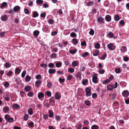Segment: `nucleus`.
Here are the masks:
<instances>
[{
    "label": "nucleus",
    "instance_id": "obj_1",
    "mask_svg": "<svg viewBox=\"0 0 129 129\" xmlns=\"http://www.w3.org/2000/svg\"><path fill=\"white\" fill-rule=\"evenodd\" d=\"M85 91L86 92V95L87 96H90L91 95V89L89 88L88 87H87L86 88Z\"/></svg>",
    "mask_w": 129,
    "mask_h": 129
},
{
    "label": "nucleus",
    "instance_id": "obj_2",
    "mask_svg": "<svg viewBox=\"0 0 129 129\" xmlns=\"http://www.w3.org/2000/svg\"><path fill=\"white\" fill-rule=\"evenodd\" d=\"M92 82L94 83H97V77L96 74H94L92 76Z\"/></svg>",
    "mask_w": 129,
    "mask_h": 129
},
{
    "label": "nucleus",
    "instance_id": "obj_3",
    "mask_svg": "<svg viewBox=\"0 0 129 129\" xmlns=\"http://www.w3.org/2000/svg\"><path fill=\"white\" fill-rule=\"evenodd\" d=\"M104 19L102 17L101 15H100L99 17H98V18L97 20V21L100 24H102L103 23H104L103 20Z\"/></svg>",
    "mask_w": 129,
    "mask_h": 129
},
{
    "label": "nucleus",
    "instance_id": "obj_4",
    "mask_svg": "<svg viewBox=\"0 0 129 129\" xmlns=\"http://www.w3.org/2000/svg\"><path fill=\"white\" fill-rule=\"evenodd\" d=\"M108 48L110 50H113L114 49V46L113 44L112 43H110L108 44L107 45Z\"/></svg>",
    "mask_w": 129,
    "mask_h": 129
},
{
    "label": "nucleus",
    "instance_id": "obj_5",
    "mask_svg": "<svg viewBox=\"0 0 129 129\" xmlns=\"http://www.w3.org/2000/svg\"><path fill=\"white\" fill-rule=\"evenodd\" d=\"M81 72L79 71L77 73L76 76L78 80H80L81 79Z\"/></svg>",
    "mask_w": 129,
    "mask_h": 129
},
{
    "label": "nucleus",
    "instance_id": "obj_6",
    "mask_svg": "<svg viewBox=\"0 0 129 129\" xmlns=\"http://www.w3.org/2000/svg\"><path fill=\"white\" fill-rule=\"evenodd\" d=\"M1 19L2 21H5L8 19V17L6 15H2L1 18Z\"/></svg>",
    "mask_w": 129,
    "mask_h": 129
},
{
    "label": "nucleus",
    "instance_id": "obj_7",
    "mask_svg": "<svg viewBox=\"0 0 129 129\" xmlns=\"http://www.w3.org/2000/svg\"><path fill=\"white\" fill-rule=\"evenodd\" d=\"M55 97L56 99L59 100L61 96L60 95L59 92H57L55 93Z\"/></svg>",
    "mask_w": 129,
    "mask_h": 129
},
{
    "label": "nucleus",
    "instance_id": "obj_8",
    "mask_svg": "<svg viewBox=\"0 0 129 129\" xmlns=\"http://www.w3.org/2000/svg\"><path fill=\"white\" fill-rule=\"evenodd\" d=\"M122 95L124 97H126L129 94L128 92L127 91L124 90L122 93Z\"/></svg>",
    "mask_w": 129,
    "mask_h": 129
},
{
    "label": "nucleus",
    "instance_id": "obj_9",
    "mask_svg": "<svg viewBox=\"0 0 129 129\" xmlns=\"http://www.w3.org/2000/svg\"><path fill=\"white\" fill-rule=\"evenodd\" d=\"M113 87L114 86L113 85H108L107 86V90H111L113 89Z\"/></svg>",
    "mask_w": 129,
    "mask_h": 129
},
{
    "label": "nucleus",
    "instance_id": "obj_10",
    "mask_svg": "<svg viewBox=\"0 0 129 129\" xmlns=\"http://www.w3.org/2000/svg\"><path fill=\"white\" fill-rule=\"evenodd\" d=\"M105 19L107 21L109 22L111 20V17L110 15H107L106 16Z\"/></svg>",
    "mask_w": 129,
    "mask_h": 129
},
{
    "label": "nucleus",
    "instance_id": "obj_11",
    "mask_svg": "<svg viewBox=\"0 0 129 129\" xmlns=\"http://www.w3.org/2000/svg\"><path fill=\"white\" fill-rule=\"evenodd\" d=\"M39 33L40 32L38 30H35L33 32V34L35 37H37L38 36Z\"/></svg>",
    "mask_w": 129,
    "mask_h": 129
},
{
    "label": "nucleus",
    "instance_id": "obj_12",
    "mask_svg": "<svg viewBox=\"0 0 129 129\" xmlns=\"http://www.w3.org/2000/svg\"><path fill=\"white\" fill-rule=\"evenodd\" d=\"M44 96V94L42 92H39L38 94V97L39 99H40Z\"/></svg>",
    "mask_w": 129,
    "mask_h": 129
},
{
    "label": "nucleus",
    "instance_id": "obj_13",
    "mask_svg": "<svg viewBox=\"0 0 129 129\" xmlns=\"http://www.w3.org/2000/svg\"><path fill=\"white\" fill-rule=\"evenodd\" d=\"M120 50L121 51L124 53L126 51L127 49L125 47L122 46Z\"/></svg>",
    "mask_w": 129,
    "mask_h": 129
},
{
    "label": "nucleus",
    "instance_id": "obj_14",
    "mask_svg": "<svg viewBox=\"0 0 129 129\" xmlns=\"http://www.w3.org/2000/svg\"><path fill=\"white\" fill-rule=\"evenodd\" d=\"M56 72L55 69H50L49 70L48 72L49 74H52L55 73Z\"/></svg>",
    "mask_w": 129,
    "mask_h": 129
},
{
    "label": "nucleus",
    "instance_id": "obj_15",
    "mask_svg": "<svg viewBox=\"0 0 129 129\" xmlns=\"http://www.w3.org/2000/svg\"><path fill=\"white\" fill-rule=\"evenodd\" d=\"M21 70L19 68H16L15 69V73L17 74H19L20 73Z\"/></svg>",
    "mask_w": 129,
    "mask_h": 129
},
{
    "label": "nucleus",
    "instance_id": "obj_16",
    "mask_svg": "<svg viewBox=\"0 0 129 129\" xmlns=\"http://www.w3.org/2000/svg\"><path fill=\"white\" fill-rule=\"evenodd\" d=\"M99 51L98 50H95L94 52L93 53V55L94 56H96L99 54Z\"/></svg>",
    "mask_w": 129,
    "mask_h": 129
},
{
    "label": "nucleus",
    "instance_id": "obj_17",
    "mask_svg": "<svg viewBox=\"0 0 129 129\" xmlns=\"http://www.w3.org/2000/svg\"><path fill=\"white\" fill-rule=\"evenodd\" d=\"M41 83V81L40 80H38L36 81L35 82V85L37 87L39 86V85Z\"/></svg>",
    "mask_w": 129,
    "mask_h": 129
},
{
    "label": "nucleus",
    "instance_id": "obj_18",
    "mask_svg": "<svg viewBox=\"0 0 129 129\" xmlns=\"http://www.w3.org/2000/svg\"><path fill=\"white\" fill-rule=\"evenodd\" d=\"M9 110V108L8 107H5L3 108V112H7Z\"/></svg>",
    "mask_w": 129,
    "mask_h": 129
},
{
    "label": "nucleus",
    "instance_id": "obj_19",
    "mask_svg": "<svg viewBox=\"0 0 129 129\" xmlns=\"http://www.w3.org/2000/svg\"><path fill=\"white\" fill-rule=\"evenodd\" d=\"M72 65L73 66L75 67L78 65V63L77 61L75 60L72 63Z\"/></svg>",
    "mask_w": 129,
    "mask_h": 129
},
{
    "label": "nucleus",
    "instance_id": "obj_20",
    "mask_svg": "<svg viewBox=\"0 0 129 129\" xmlns=\"http://www.w3.org/2000/svg\"><path fill=\"white\" fill-rule=\"evenodd\" d=\"M20 9V8L18 6H15L13 10L14 11H18Z\"/></svg>",
    "mask_w": 129,
    "mask_h": 129
},
{
    "label": "nucleus",
    "instance_id": "obj_21",
    "mask_svg": "<svg viewBox=\"0 0 129 129\" xmlns=\"http://www.w3.org/2000/svg\"><path fill=\"white\" fill-rule=\"evenodd\" d=\"M24 89L26 91L28 92L31 89V88L29 86H27L25 87Z\"/></svg>",
    "mask_w": 129,
    "mask_h": 129
},
{
    "label": "nucleus",
    "instance_id": "obj_22",
    "mask_svg": "<svg viewBox=\"0 0 129 129\" xmlns=\"http://www.w3.org/2000/svg\"><path fill=\"white\" fill-rule=\"evenodd\" d=\"M28 113L30 115H32L33 113L32 109L31 108H28Z\"/></svg>",
    "mask_w": 129,
    "mask_h": 129
},
{
    "label": "nucleus",
    "instance_id": "obj_23",
    "mask_svg": "<svg viewBox=\"0 0 129 129\" xmlns=\"http://www.w3.org/2000/svg\"><path fill=\"white\" fill-rule=\"evenodd\" d=\"M49 116L51 118H52L54 115L53 112L51 110H50L49 111Z\"/></svg>",
    "mask_w": 129,
    "mask_h": 129
},
{
    "label": "nucleus",
    "instance_id": "obj_24",
    "mask_svg": "<svg viewBox=\"0 0 129 129\" xmlns=\"http://www.w3.org/2000/svg\"><path fill=\"white\" fill-rule=\"evenodd\" d=\"M31 79V77L28 75H27L26 77L25 81L27 82H28L30 81Z\"/></svg>",
    "mask_w": 129,
    "mask_h": 129
},
{
    "label": "nucleus",
    "instance_id": "obj_25",
    "mask_svg": "<svg viewBox=\"0 0 129 129\" xmlns=\"http://www.w3.org/2000/svg\"><path fill=\"white\" fill-rule=\"evenodd\" d=\"M91 129H99V127L96 125H94L91 127Z\"/></svg>",
    "mask_w": 129,
    "mask_h": 129
},
{
    "label": "nucleus",
    "instance_id": "obj_26",
    "mask_svg": "<svg viewBox=\"0 0 129 129\" xmlns=\"http://www.w3.org/2000/svg\"><path fill=\"white\" fill-rule=\"evenodd\" d=\"M4 73V71L3 70H0V79L1 80L2 76Z\"/></svg>",
    "mask_w": 129,
    "mask_h": 129
},
{
    "label": "nucleus",
    "instance_id": "obj_27",
    "mask_svg": "<svg viewBox=\"0 0 129 129\" xmlns=\"http://www.w3.org/2000/svg\"><path fill=\"white\" fill-rule=\"evenodd\" d=\"M94 46L96 49H98L100 47V45L99 43H96L95 44Z\"/></svg>",
    "mask_w": 129,
    "mask_h": 129
},
{
    "label": "nucleus",
    "instance_id": "obj_28",
    "mask_svg": "<svg viewBox=\"0 0 129 129\" xmlns=\"http://www.w3.org/2000/svg\"><path fill=\"white\" fill-rule=\"evenodd\" d=\"M88 82V80L86 79L83 80L82 81V84L83 85H85Z\"/></svg>",
    "mask_w": 129,
    "mask_h": 129
},
{
    "label": "nucleus",
    "instance_id": "obj_29",
    "mask_svg": "<svg viewBox=\"0 0 129 129\" xmlns=\"http://www.w3.org/2000/svg\"><path fill=\"white\" fill-rule=\"evenodd\" d=\"M19 107V105L17 104H15L13 106V108L14 109H18Z\"/></svg>",
    "mask_w": 129,
    "mask_h": 129
},
{
    "label": "nucleus",
    "instance_id": "obj_30",
    "mask_svg": "<svg viewBox=\"0 0 129 129\" xmlns=\"http://www.w3.org/2000/svg\"><path fill=\"white\" fill-rule=\"evenodd\" d=\"M43 0H37L36 2L37 4H41L43 3Z\"/></svg>",
    "mask_w": 129,
    "mask_h": 129
},
{
    "label": "nucleus",
    "instance_id": "obj_31",
    "mask_svg": "<svg viewBox=\"0 0 129 129\" xmlns=\"http://www.w3.org/2000/svg\"><path fill=\"white\" fill-rule=\"evenodd\" d=\"M14 120L13 118L10 117L6 121H8L9 122L12 123L14 121Z\"/></svg>",
    "mask_w": 129,
    "mask_h": 129
},
{
    "label": "nucleus",
    "instance_id": "obj_32",
    "mask_svg": "<svg viewBox=\"0 0 129 129\" xmlns=\"http://www.w3.org/2000/svg\"><path fill=\"white\" fill-rule=\"evenodd\" d=\"M29 115L28 114H25L24 116V119L25 121H27L28 119Z\"/></svg>",
    "mask_w": 129,
    "mask_h": 129
},
{
    "label": "nucleus",
    "instance_id": "obj_33",
    "mask_svg": "<svg viewBox=\"0 0 129 129\" xmlns=\"http://www.w3.org/2000/svg\"><path fill=\"white\" fill-rule=\"evenodd\" d=\"M115 71L116 73H119L120 72V69L119 68H117L115 69Z\"/></svg>",
    "mask_w": 129,
    "mask_h": 129
},
{
    "label": "nucleus",
    "instance_id": "obj_34",
    "mask_svg": "<svg viewBox=\"0 0 129 129\" xmlns=\"http://www.w3.org/2000/svg\"><path fill=\"white\" fill-rule=\"evenodd\" d=\"M13 73V72L12 71L10 70L8 72L7 74V75L8 76H11L12 75Z\"/></svg>",
    "mask_w": 129,
    "mask_h": 129
},
{
    "label": "nucleus",
    "instance_id": "obj_35",
    "mask_svg": "<svg viewBox=\"0 0 129 129\" xmlns=\"http://www.w3.org/2000/svg\"><path fill=\"white\" fill-rule=\"evenodd\" d=\"M114 19L116 21H118L119 19V16L118 15H116L114 17Z\"/></svg>",
    "mask_w": 129,
    "mask_h": 129
},
{
    "label": "nucleus",
    "instance_id": "obj_36",
    "mask_svg": "<svg viewBox=\"0 0 129 129\" xmlns=\"http://www.w3.org/2000/svg\"><path fill=\"white\" fill-rule=\"evenodd\" d=\"M76 49H73L72 50H70V53L72 54H74L76 53Z\"/></svg>",
    "mask_w": 129,
    "mask_h": 129
},
{
    "label": "nucleus",
    "instance_id": "obj_37",
    "mask_svg": "<svg viewBox=\"0 0 129 129\" xmlns=\"http://www.w3.org/2000/svg\"><path fill=\"white\" fill-rule=\"evenodd\" d=\"M7 5V3L6 2H4L2 3V5L1 6V8H3V7L6 6Z\"/></svg>",
    "mask_w": 129,
    "mask_h": 129
},
{
    "label": "nucleus",
    "instance_id": "obj_38",
    "mask_svg": "<svg viewBox=\"0 0 129 129\" xmlns=\"http://www.w3.org/2000/svg\"><path fill=\"white\" fill-rule=\"evenodd\" d=\"M110 82V80L109 79H106L103 81V84H105L106 83H108Z\"/></svg>",
    "mask_w": 129,
    "mask_h": 129
},
{
    "label": "nucleus",
    "instance_id": "obj_39",
    "mask_svg": "<svg viewBox=\"0 0 129 129\" xmlns=\"http://www.w3.org/2000/svg\"><path fill=\"white\" fill-rule=\"evenodd\" d=\"M105 72L104 70L103 69H99V72L101 74H104Z\"/></svg>",
    "mask_w": 129,
    "mask_h": 129
},
{
    "label": "nucleus",
    "instance_id": "obj_40",
    "mask_svg": "<svg viewBox=\"0 0 129 129\" xmlns=\"http://www.w3.org/2000/svg\"><path fill=\"white\" fill-rule=\"evenodd\" d=\"M49 102L50 103H54V97H51L49 99Z\"/></svg>",
    "mask_w": 129,
    "mask_h": 129
},
{
    "label": "nucleus",
    "instance_id": "obj_41",
    "mask_svg": "<svg viewBox=\"0 0 129 129\" xmlns=\"http://www.w3.org/2000/svg\"><path fill=\"white\" fill-rule=\"evenodd\" d=\"M46 94L49 97L51 96V92L49 91H47L46 92Z\"/></svg>",
    "mask_w": 129,
    "mask_h": 129
},
{
    "label": "nucleus",
    "instance_id": "obj_42",
    "mask_svg": "<svg viewBox=\"0 0 129 129\" xmlns=\"http://www.w3.org/2000/svg\"><path fill=\"white\" fill-rule=\"evenodd\" d=\"M78 41L76 39H74L72 40V42L74 45L76 44L77 43Z\"/></svg>",
    "mask_w": 129,
    "mask_h": 129
},
{
    "label": "nucleus",
    "instance_id": "obj_43",
    "mask_svg": "<svg viewBox=\"0 0 129 129\" xmlns=\"http://www.w3.org/2000/svg\"><path fill=\"white\" fill-rule=\"evenodd\" d=\"M56 66L57 68H59L61 66L62 64L60 62L56 63Z\"/></svg>",
    "mask_w": 129,
    "mask_h": 129
},
{
    "label": "nucleus",
    "instance_id": "obj_44",
    "mask_svg": "<svg viewBox=\"0 0 129 129\" xmlns=\"http://www.w3.org/2000/svg\"><path fill=\"white\" fill-rule=\"evenodd\" d=\"M89 54V53L88 52H85L84 54H83L82 55V56L83 57H85L87 56Z\"/></svg>",
    "mask_w": 129,
    "mask_h": 129
},
{
    "label": "nucleus",
    "instance_id": "obj_45",
    "mask_svg": "<svg viewBox=\"0 0 129 129\" xmlns=\"http://www.w3.org/2000/svg\"><path fill=\"white\" fill-rule=\"evenodd\" d=\"M68 71L71 73H73L74 71V69L73 68H70L68 69Z\"/></svg>",
    "mask_w": 129,
    "mask_h": 129
},
{
    "label": "nucleus",
    "instance_id": "obj_46",
    "mask_svg": "<svg viewBox=\"0 0 129 129\" xmlns=\"http://www.w3.org/2000/svg\"><path fill=\"white\" fill-rule=\"evenodd\" d=\"M89 34L90 35H93L94 34V31L93 29H91L89 32Z\"/></svg>",
    "mask_w": 129,
    "mask_h": 129
},
{
    "label": "nucleus",
    "instance_id": "obj_47",
    "mask_svg": "<svg viewBox=\"0 0 129 129\" xmlns=\"http://www.w3.org/2000/svg\"><path fill=\"white\" fill-rule=\"evenodd\" d=\"M28 125L30 127H33L34 126V123L33 122L31 121L28 123Z\"/></svg>",
    "mask_w": 129,
    "mask_h": 129
},
{
    "label": "nucleus",
    "instance_id": "obj_48",
    "mask_svg": "<svg viewBox=\"0 0 129 129\" xmlns=\"http://www.w3.org/2000/svg\"><path fill=\"white\" fill-rule=\"evenodd\" d=\"M40 66L43 68H46L47 67V64L44 63L41 64H40Z\"/></svg>",
    "mask_w": 129,
    "mask_h": 129
},
{
    "label": "nucleus",
    "instance_id": "obj_49",
    "mask_svg": "<svg viewBox=\"0 0 129 129\" xmlns=\"http://www.w3.org/2000/svg\"><path fill=\"white\" fill-rule=\"evenodd\" d=\"M5 67L6 68H8L11 67L10 65L8 62H6L5 64Z\"/></svg>",
    "mask_w": 129,
    "mask_h": 129
},
{
    "label": "nucleus",
    "instance_id": "obj_50",
    "mask_svg": "<svg viewBox=\"0 0 129 129\" xmlns=\"http://www.w3.org/2000/svg\"><path fill=\"white\" fill-rule=\"evenodd\" d=\"M73 76L72 75L70 74L68 75L67 77V79L68 80H70L73 78Z\"/></svg>",
    "mask_w": 129,
    "mask_h": 129
},
{
    "label": "nucleus",
    "instance_id": "obj_51",
    "mask_svg": "<svg viewBox=\"0 0 129 129\" xmlns=\"http://www.w3.org/2000/svg\"><path fill=\"white\" fill-rule=\"evenodd\" d=\"M4 99L7 101H9L10 100V98L9 95H7L6 97Z\"/></svg>",
    "mask_w": 129,
    "mask_h": 129
},
{
    "label": "nucleus",
    "instance_id": "obj_52",
    "mask_svg": "<svg viewBox=\"0 0 129 129\" xmlns=\"http://www.w3.org/2000/svg\"><path fill=\"white\" fill-rule=\"evenodd\" d=\"M38 15V14L37 12H34L33 14V17L35 18L37 17Z\"/></svg>",
    "mask_w": 129,
    "mask_h": 129
},
{
    "label": "nucleus",
    "instance_id": "obj_53",
    "mask_svg": "<svg viewBox=\"0 0 129 129\" xmlns=\"http://www.w3.org/2000/svg\"><path fill=\"white\" fill-rule=\"evenodd\" d=\"M108 36H109L110 38L113 37V34L111 32H109L107 34Z\"/></svg>",
    "mask_w": 129,
    "mask_h": 129
},
{
    "label": "nucleus",
    "instance_id": "obj_54",
    "mask_svg": "<svg viewBox=\"0 0 129 129\" xmlns=\"http://www.w3.org/2000/svg\"><path fill=\"white\" fill-rule=\"evenodd\" d=\"M48 22L50 24H53L54 23V21L52 19H50L48 20Z\"/></svg>",
    "mask_w": 129,
    "mask_h": 129
},
{
    "label": "nucleus",
    "instance_id": "obj_55",
    "mask_svg": "<svg viewBox=\"0 0 129 129\" xmlns=\"http://www.w3.org/2000/svg\"><path fill=\"white\" fill-rule=\"evenodd\" d=\"M47 86L49 88H50L52 86V84L50 82H48L47 84Z\"/></svg>",
    "mask_w": 129,
    "mask_h": 129
},
{
    "label": "nucleus",
    "instance_id": "obj_56",
    "mask_svg": "<svg viewBox=\"0 0 129 129\" xmlns=\"http://www.w3.org/2000/svg\"><path fill=\"white\" fill-rule=\"evenodd\" d=\"M65 79H62L60 78L59 79V81L60 83H63L64 82Z\"/></svg>",
    "mask_w": 129,
    "mask_h": 129
},
{
    "label": "nucleus",
    "instance_id": "obj_57",
    "mask_svg": "<svg viewBox=\"0 0 129 129\" xmlns=\"http://www.w3.org/2000/svg\"><path fill=\"white\" fill-rule=\"evenodd\" d=\"M41 78V77L39 74L37 75L36 77V78L37 79H40Z\"/></svg>",
    "mask_w": 129,
    "mask_h": 129
},
{
    "label": "nucleus",
    "instance_id": "obj_58",
    "mask_svg": "<svg viewBox=\"0 0 129 129\" xmlns=\"http://www.w3.org/2000/svg\"><path fill=\"white\" fill-rule=\"evenodd\" d=\"M46 14L44 13H42L40 14V16L43 18H44L45 17Z\"/></svg>",
    "mask_w": 129,
    "mask_h": 129
},
{
    "label": "nucleus",
    "instance_id": "obj_59",
    "mask_svg": "<svg viewBox=\"0 0 129 129\" xmlns=\"http://www.w3.org/2000/svg\"><path fill=\"white\" fill-rule=\"evenodd\" d=\"M70 36L71 37H74L76 36V34L74 32L71 33L70 34Z\"/></svg>",
    "mask_w": 129,
    "mask_h": 129
},
{
    "label": "nucleus",
    "instance_id": "obj_60",
    "mask_svg": "<svg viewBox=\"0 0 129 129\" xmlns=\"http://www.w3.org/2000/svg\"><path fill=\"white\" fill-rule=\"evenodd\" d=\"M54 66V64L52 63H50L48 64V67L50 68H52Z\"/></svg>",
    "mask_w": 129,
    "mask_h": 129
},
{
    "label": "nucleus",
    "instance_id": "obj_61",
    "mask_svg": "<svg viewBox=\"0 0 129 129\" xmlns=\"http://www.w3.org/2000/svg\"><path fill=\"white\" fill-rule=\"evenodd\" d=\"M26 74V71H23L22 72V73L21 77L22 78H24V77Z\"/></svg>",
    "mask_w": 129,
    "mask_h": 129
},
{
    "label": "nucleus",
    "instance_id": "obj_62",
    "mask_svg": "<svg viewBox=\"0 0 129 129\" xmlns=\"http://www.w3.org/2000/svg\"><path fill=\"white\" fill-rule=\"evenodd\" d=\"M85 104L86 105L89 106L90 105V103L89 101H86L85 102Z\"/></svg>",
    "mask_w": 129,
    "mask_h": 129
},
{
    "label": "nucleus",
    "instance_id": "obj_63",
    "mask_svg": "<svg viewBox=\"0 0 129 129\" xmlns=\"http://www.w3.org/2000/svg\"><path fill=\"white\" fill-rule=\"evenodd\" d=\"M119 23L122 26H123L124 25V21L122 20L120 21L119 22Z\"/></svg>",
    "mask_w": 129,
    "mask_h": 129
},
{
    "label": "nucleus",
    "instance_id": "obj_64",
    "mask_svg": "<svg viewBox=\"0 0 129 129\" xmlns=\"http://www.w3.org/2000/svg\"><path fill=\"white\" fill-rule=\"evenodd\" d=\"M106 56V54H104L103 55H102V57L101 58V59L102 60H104L105 59Z\"/></svg>",
    "mask_w": 129,
    "mask_h": 129
}]
</instances>
